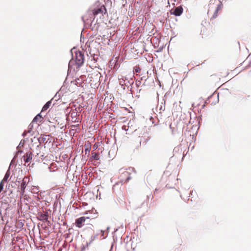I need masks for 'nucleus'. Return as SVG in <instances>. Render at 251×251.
Wrapping results in <instances>:
<instances>
[{"label": "nucleus", "mask_w": 251, "mask_h": 251, "mask_svg": "<svg viewBox=\"0 0 251 251\" xmlns=\"http://www.w3.org/2000/svg\"><path fill=\"white\" fill-rule=\"evenodd\" d=\"M165 109V103H164V105H163V103H162V105H160V107L159 108V110L162 111H164Z\"/></svg>", "instance_id": "4468645a"}, {"label": "nucleus", "mask_w": 251, "mask_h": 251, "mask_svg": "<svg viewBox=\"0 0 251 251\" xmlns=\"http://www.w3.org/2000/svg\"><path fill=\"white\" fill-rule=\"evenodd\" d=\"M141 69L139 67H136V68L135 69V71L136 73H138L140 71Z\"/></svg>", "instance_id": "f3484780"}, {"label": "nucleus", "mask_w": 251, "mask_h": 251, "mask_svg": "<svg viewBox=\"0 0 251 251\" xmlns=\"http://www.w3.org/2000/svg\"><path fill=\"white\" fill-rule=\"evenodd\" d=\"M26 134V132L25 131L23 133V136H25Z\"/></svg>", "instance_id": "6ab92c4d"}, {"label": "nucleus", "mask_w": 251, "mask_h": 251, "mask_svg": "<svg viewBox=\"0 0 251 251\" xmlns=\"http://www.w3.org/2000/svg\"><path fill=\"white\" fill-rule=\"evenodd\" d=\"M133 171L134 169L132 168H128L126 169H121L120 170V175L119 177V183L123 184L128 182L131 178L130 175ZM117 183H118V182Z\"/></svg>", "instance_id": "f257e3e1"}, {"label": "nucleus", "mask_w": 251, "mask_h": 251, "mask_svg": "<svg viewBox=\"0 0 251 251\" xmlns=\"http://www.w3.org/2000/svg\"><path fill=\"white\" fill-rule=\"evenodd\" d=\"M38 219L40 221L49 222V213L47 211L44 212V213H38Z\"/></svg>", "instance_id": "423d86ee"}, {"label": "nucleus", "mask_w": 251, "mask_h": 251, "mask_svg": "<svg viewBox=\"0 0 251 251\" xmlns=\"http://www.w3.org/2000/svg\"><path fill=\"white\" fill-rule=\"evenodd\" d=\"M84 54L81 51L75 52L74 60L75 64L76 69L78 70L84 63Z\"/></svg>", "instance_id": "7ed1b4c3"}, {"label": "nucleus", "mask_w": 251, "mask_h": 251, "mask_svg": "<svg viewBox=\"0 0 251 251\" xmlns=\"http://www.w3.org/2000/svg\"><path fill=\"white\" fill-rule=\"evenodd\" d=\"M221 4H220L219 2H217L215 0L214 1H210L208 5V13L212 11L214 12V14L211 19H214L217 17L218 11L221 9Z\"/></svg>", "instance_id": "f03ea898"}, {"label": "nucleus", "mask_w": 251, "mask_h": 251, "mask_svg": "<svg viewBox=\"0 0 251 251\" xmlns=\"http://www.w3.org/2000/svg\"><path fill=\"white\" fill-rule=\"evenodd\" d=\"M208 81L211 83L216 84L220 82V78L216 75L214 74L210 76Z\"/></svg>", "instance_id": "0eeeda50"}, {"label": "nucleus", "mask_w": 251, "mask_h": 251, "mask_svg": "<svg viewBox=\"0 0 251 251\" xmlns=\"http://www.w3.org/2000/svg\"><path fill=\"white\" fill-rule=\"evenodd\" d=\"M72 63V61L70 62L69 64V68H70V67H71V63Z\"/></svg>", "instance_id": "aec40b11"}, {"label": "nucleus", "mask_w": 251, "mask_h": 251, "mask_svg": "<svg viewBox=\"0 0 251 251\" xmlns=\"http://www.w3.org/2000/svg\"><path fill=\"white\" fill-rule=\"evenodd\" d=\"M32 157V152L29 151L26 152L25 155L23 156L24 160L26 163H28L31 161Z\"/></svg>", "instance_id": "1a4fd4ad"}, {"label": "nucleus", "mask_w": 251, "mask_h": 251, "mask_svg": "<svg viewBox=\"0 0 251 251\" xmlns=\"http://www.w3.org/2000/svg\"><path fill=\"white\" fill-rule=\"evenodd\" d=\"M183 12V8L181 6H178L176 7L174 11L173 12V14L176 16H180Z\"/></svg>", "instance_id": "9d476101"}, {"label": "nucleus", "mask_w": 251, "mask_h": 251, "mask_svg": "<svg viewBox=\"0 0 251 251\" xmlns=\"http://www.w3.org/2000/svg\"><path fill=\"white\" fill-rule=\"evenodd\" d=\"M9 176V175L7 174V173L6 174V175H5L3 180L1 181H6L7 178Z\"/></svg>", "instance_id": "2eb2a0df"}, {"label": "nucleus", "mask_w": 251, "mask_h": 251, "mask_svg": "<svg viewBox=\"0 0 251 251\" xmlns=\"http://www.w3.org/2000/svg\"><path fill=\"white\" fill-rule=\"evenodd\" d=\"M82 19L83 20V21L84 22L86 20H87L86 18V16L84 15V16H83L82 17Z\"/></svg>", "instance_id": "a211bd4d"}, {"label": "nucleus", "mask_w": 251, "mask_h": 251, "mask_svg": "<svg viewBox=\"0 0 251 251\" xmlns=\"http://www.w3.org/2000/svg\"><path fill=\"white\" fill-rule=\"evenodd\" d=\"M92 218L91 217H81L75 220V226L78 228L82 227L84 225V222L87 219Z\"/></svg>", "instance_id": "39448f33"}, {"label": "nucleus", "mask_w": 251, "mask_h": 251, "mask_svg": "<svg viewBox=\"0 0 251 251\" xmlns=\"http://www.w3.org/2000/svg\"><path fill=\"white\" fill-rule=\"evenodd\" d=\"M51 103V101H48L44 105V106L42 108V111H45L46 110H47L50 106V104Z\"/></svg>", "instance_id": "f8f14e48"}, {"label": "nucleus", "mask_w": 251, "mask_h": 251, "mask_svg": "<svg viewBox=\"0 0 251 251\" xmlns=\"http://www.w3.org/2000/svg\"><path fill=\"white\" fill-rule=\"evenodd\" d=\"M87 214V212H85L84 214Z\"/></svg>", "instance_id": "4be33fe9"}, {"label": "nucleus", "mask_w": 251, "mask_h": 251, "mask_svg": "<svg viewBox=\"0 0 251 251\" xmlns=\"http://www.w3.org/2000/svg\"><path fill=\"white\" fill-rule=\"evenodd\" d=\"M43 117H42V116L40 115V114H38L33 120V121L32 122H36V123H37V122H39V123H41V121H42V119H43Z\"/></svg>", "instance_id": "9b49d317"}, {"label": "nucleus", "mask_w": 251, "mask_h": 251, "mask_svg": "<svg viewBox=\"0 0 251 251\" xmlns=\"http://www.w3.org/2000/svg\"><path fill=\"white\" fill-rule=\"evenodd\" d=\"M97 148V146L96 145V144H95L94 146V148L96 149Z\"/></svg>", "instance_id": "412c9836"}, {"label": "nucleus", "mask_w": 251, "mask_h": 251, "mask_svg": "<svg viewBox=\"0 0 251 251\" xmlns=\"http://www.w3.org/2000/svg\"><path fill=\"white\" fill-rule=\"evenodd\" d=\"M28 182V178L27 177H24L23 180L21 185V194L22 195H23L25 193V190L27 185V183Z\"/></svg>", "instance_id": "6e6552de"}, {"label": "nucleus", "mask_w": 251, "mask_h": 251, "mask_svg": "<svg viewBox=\"0 0 251 251\" xmlns=\"http://www.w3.org/2000/svg\"><path fill=\"white\" fill-rule=\"evenodd\" d=\"M92 157L96 160H98L99 159V153L96 152H92Z\"/></svg>", "instance_id": "ddd939ff"}, {"label": "nucleus", "mask_w": 251, "mask_h": 251, "mask_svg": "<svg viewBox=\"0 0 251 251\" xmlns=\"http://www.w3.org/2000/svg\"><path fill=\"white\" fill-rule=\"evenodd\" d=\"M94 16H95L98 14H105L106 12V9L103 5H101L97 7H95L92 9L91 11Z\"/></svg>", "instance_id": "20e7f679"}, {"label": "nucleus", "mask_w": 251, "mask_h": 251, "mask_svg": "<svg viewBox=\"0 0 251 251\" xmlns=\"http://www.w3.org/2000/svg\"><path fill=\"white\" fill-rule=\"evenodd\" d=\"M101 236H102L103 237V239L105 238V237L104 236V233H105V231L104 230H101Z\"/></svg>", "instance_id": "dca6fc26"}]
</instances>
